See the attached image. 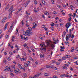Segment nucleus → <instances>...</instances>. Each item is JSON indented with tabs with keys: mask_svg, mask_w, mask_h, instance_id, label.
<instances>
[{
	"mask_svg": "<svg viewBox=\"0 0 78 78\" xmlns=\"http://www.w3.org/2000/svg\"><path fill=\"white\" fill-rule=\"evenodd\" d=\"M24 66H25V67H27L28 66V65L27 63H25L24 64Z\"/></svg>",
	"mask_w": 78,
	"mask_h": 78,
	"instance_id": "nucleus-24",
	"label": "nucleus"
},
{
	"mask_svg": "<svg viewBox=\"0 0 78 78\" xmlns=\"http://www.w3.org/2000/svg\"><path fill=\"white\" fill-rule=\"evenodd\" d=\"M17 52H18V51L17 52V51H13V53H17Z\"/></svg>",
	"mask_w": 78,
	"mask_h": 78,
	"instance_id": "nucleus-54",
	"label": "nucleus"
},
{
	"mask_svg": "<svg viewBox=\"0 0 78 78\" xmlns=\"http://www.w3.org/2000/svg\"><path fill=\"white\" fill-rule=\"evenodd\" d=\"M16 58H19V55H17L16 56Z\"/></svg>",
	"mask_w": 78,
	"mask_h": 78,
	"instance_id": "nucleus-64",
	"label": "nucleus"
},
{
	"mask_svg": "<svg viewBox=\"0 0 78 78\" xmlns=\"http://www.w3.org/2000/svg\"><path fill=\"white\" fill-rule=\"evenodd\" d=\"M74 48H72L71 49L72 50H71V51L72 52H73V51H74Z\"/></svg>",
	"mask_w": 78,
	"mask_h": 78,
	"instance_id": "nucleus-25",
	"label": "nucleus"
},
{
	"mask_svg": "<svg viewBox=\"0 0 78 78\" xmlns=\"http://www.w3.org/2000/svg\"><path fill=\"white\" fill-rule=\"evenodd\" d=\"M15 47H16L17 48V49H16V50H17V51H19V48H20L19 47V46H18L17 45V44L15 45Z\"/></svg>",
	"mask_w": 78,
	"mask_h": 78,
	"instance_id": "nucleus-11",
	"label": "nucleus"
},
{
	"mask_svg": "<svg viewBox=\"0 0 78 78\" xmlns=\"http://www.w3.org/2000/svg\"><path fill=\"white\" fill-rule=\"evenodd\" d=\"M26 14H27V15H28L29 16H30V13H28L27 11H26Z\"/></svg>",
	"mask_w": 78,
	"mask_h": 78,
	"instance_id": "nucleus-27",
	"label": "nucleus"
},
{
	"mask_svg": "<svg viewBox=\"0 0 78 78\" xmlns=\"http://www.w3.org/2000/svg\"><path fill=\"white\" fill-rule=\"evenodd\" d=\"M34 26H35V27H36V26H37V24L36 23H34Z\"/></svg>",
	"mask_w": 78,
	"mask_h": 78,
	"instance_id": "nucleus-58",
	"label": "nucleus"
},
{
	"mask_svg": "<svg viewBox=\"0 0 78 78\" xmlns=\"http://www.w3.org/2000/svg\"><path fill=\"white\" fill-rule=\"evenodd\" d=\"M30 2V0H28L27 1V2L28 4H29Z\"/></svg>",
	"mask_w": 78,
	"mask_h": 78,
	"instance_id": "nucleus-51",
	"label": "nucleus"
},
{
	"mask_svg": "<svg viewBox=\"0 0 78 78\" xmlns=\"http://www.w3.org/2000/svg\"><path fill=\"white\" fill-rule=\"evenodd\" d=\"M18 67L20 69H22L23 70H25V67H22L21 66V65L19 63L18 64Z\"/></svg>",
	"mask_w": 78,
	"mask_h": 78,
	"instance_id": "nucleus-5",
	"label": "nucleus"
},
{
	"mask_svg": "<svg viewBox=\"0 0 78 78\" xmlns=\"http://www.w3.org/2000/svg\"><path fill=\"white\" fill-rule=\"evenodd\" d=\"M23 20L20 24V26H21V27H23V26H24V23H23Z\"/></svg>",
	"mask_w": 78,
	"mask_h": 78,
	"instance_id": "nucleus-10",
	"label": "nucleus"
},
{
	"mask_svg": "<svg viewBox=\"0 0 78 78\" xmlns=\"http://www.w3.org/2000/svg\"><path fill=\"white\" fill-rule=\"evenodd\" d=\"M44 76H48V74L47 73H45L44 74Z\"/></svg>",
	"mask_w": 78,
	"mask_h": 78,
	"instance_id": "nucleus-20",
	"label": "nucleus"
},
{
	"mask_svg": "<svg viewBox=\"0 0 78 78\" xmlns=\"http://www.w3.org/2000/svg\"><path fill=\"white\" fill-rule=\"evenodd\" d=\"M29 59L31 60V61H34V60H33V58L31 57H29Z\"/></svg>",
	"mask_w": 78,
	"mask_h": 78,
	"instance_id": "nucleus-18",
	"label": "nucleus"
},
{
	"mask_svg": "<svg viewBox=\"0 0 78 78\" xmlns=\"http://www.w3.org/2000/svg\"><path fill=\"white\" fill-rule=\"evenodd\" d=\"M69 78H72L73 77V76L71 74L69 75Z\"/></svg>",
	"mask_w": 78,
	"mask_h": 78,
	"instance_id": "nucleus-30",
	"label": "nucleus"
},
{
	"mask_svg": "<svg viewBox=\"0 0 78 78\" xmlns=\"http://www.w3.org/2000/svg\"><path fill=\"white\" fill-rule=\"evenodd\" d=\"M77 62H78V61H76L75 62H74V63H75V64H76V65H78V64H77Z\"/></svg>",
	"mask_w": 78,
	"mask_h": 78,
	"instance_id": "nucleus-49",
	"label": "nucleus"
},
{
	"mask_svg": "<svg viewBox=\"0 0 78 78\" xmlns=\"http://www.w3.org/2000/svg\"><path fill=\"white\" fill-rule=\"evenodd\" d=\"M53 78H58V77L54 75L53 76Z\"/></svg>",
	"mask_w": 78,
	"mask_h": 78,
	"instance_id": "nucleus-48",
	"label": "nucleus"
},
{
	"mask_svg": "<svg viewBox=\"0 0 78 78\" xmlns=\"http://www.w3.org/2000/svg\"><path fill=\"white\" fill-rule=\"evenodd\" d=\"M28 3H27V2H26V4H24L23 5V6L24 5H25V7H27V6H28Z\"/></svg>",
	"mask_w": 78,
	"mask_h": 78,
	"instance_id": "nucleus-23",
	"label": "nucleus"
},
{
	"mask_svg": "<svg viewBox=\"0 0 78 78\" xmlns=\"http://www.w3.org/2000/svg\"><path fill=\"white\" fill-rule=\"evenodd\" d=\"M40 56L41 57V58H44V55H42V54H40Z\"/></svg>",
	"mask_w": 78,
	"mask_h": 78,
	"instance_id": "nucleus-28",
	"label": "nucleus"
},
{
	"mask_svg": "<svg viewBox=\"0 0 78 78\" xmlns=\"http://www.w3.org/2000/svg\"><path fill=\"white\" fill-rule=\"evenodd\" d=\"M9 54L10 55H13V53L11 52H10L9 53Z\"/></svg>",
	"mask_w": 78,
	"mask_h": 78,
	"instance_id": "nucleus-45",
	"label": "nucleus"
},
{
	"mask_svg": "<svg viewBox=\"0 0 78 78\" xmlns=\"http://www.w3.org/2000/svg\"><path fill=\"white\" fill-rule=\"evenodd\" d=\"M60 25L61 27H64V25H63V24L61 23L60 24Z\"/></svg>",
	"mask_w": 78,
	"mask_h": 78,
	"instance_id": "nucleus-52",
	"label": "nucleus"
},
{
	"mask_svg": "<svg viewBox=\"0 0 78 78\" xmlns=\"http://www.w3.org/2000/svg\"><path fill=\"white\" fill-rule=\"evenodd\" d=\"M74 59H78V58L77 57H75L73 58Z\"/></svg>",
	"mask_w": 78,
	"mask_h": 78,
	"instance_id": "nucleus-59",
	"label": "nucleus"
},
{
	"mask_svg": "<svg viewBox=\"0 0 78 78\" xmlns=\"http://www.w3.org/2000/svg\"><path fill=\"white\" fill-rule=\"evenodd\" d=\"M44 14L45 15H46V16H48L49 15V13H48V12H47V11H45V12H44Z\"/></svg>",
	"mask_w": 78,
	"mask_h": 78,
	"instance_id": "nucleus-14",
	"label": "nucleus"
},
{
	"mask_svg": "<svg viewBox=\"0 0 78 78\" xmlns=\"http://www.w3.org/2000/svg\"><path fill=\"white\" fill-rule=\"evenodd\" d=\"M62 59H63V60H65L66 59V58L65 57H63L62 58Z\"/></svg>",
	"mask_w": 78,
	"mask_h": 78,
	"instance_id": "nucleus-38",
	"label": "nucleus"
},
{
	"mask_svg": "<svg viewBox=\"0 0 78 78\" xmlns=\"http://www.w3.org/2000/svg\"><path fill=\"white\" fill-rule=\"evenodd\" d=\"M51 28L52 31H54V30H55V28L54 27H51Z\"/></svg>",
	"mask_w": 78,
	"mask_h": 78,
	"instance_id": "nucleus-34",
	"label": "nucleus"
},
{
	"mask_svg": "<svg viewBox=\"0 0 78 78\" xmlns=\"http://www.w3.org/2000/svg\"><path fill=\"white\" fill-rule=\"evenodd\" d=\"M66 41L68 42L69 41V39H70V37H71L72 39H73V37H74V35L70 34L69 35L68 34L66 35Z\"/></svg>",
	"mask_w": 78,
	"mask_h": 78,
	"instance_id": "nucleus-3",
	"label": "nucleus"
},
{
	"mask_svg": "<svg viewBox=\"0 0 78 78\" xmlns=\"http://www.w3.org/2000/svg\"><path fill=\"white\" fill-rule=\"evenodd\" d=\"M7 59L8 60V61H11V59L10 58V57H8L7 58Z\"/></svg>",
	"mask_w": 78,
	"mask_h": 78,
	"instance_id": "nucleus-31",
	"label": "nucleus"
},
{
	"mask_svg": "<svg viewBox=\"0 0 78 78\" xmlns=\"http://www.w3.org/2000/svg\"><path fill=\"white\" fill-rule=\"evenodd\" d=\"M65 44H66V45H68V44H69V42H65Z\"/></svg>",
	"mask_w": 78,
	"mask_h": 78,
	"instance_id": "nucleus-56",
	"label": "nucleus"
},
{
	"mask_svg": "<svg viewBox=\"0 0 78 78\" xmlns=\"http://www.w3.org/2000/svg\"><path fill=\"white\" fill-rule=\"evenodd\" d=\"M11 16H12V12H11V13H10L9 15V16H8L9 19H10V18L11 17Z\"/></svg>",
	"mask_w": 78,
	"mask_h": 78,
	"instance_id": "nucleus-16",
	"label": "nucleus"
},
{
	"mask_svg": "<svg viewBox=\"0 0 78 78\" xmlns=\"http://www.w3.org/2000/svg\"><path fill=\"white\" fill-rule=\"evenodd\" d=\"M8 37H9V36H8V35H6L5 36V38L6 39H8Z\"/></svg>",
	"mask_w": 78,
	"mask_h": 78,
	"instance_id": "nucleus-37",
	"label": "nucleus"
},
{
	"mask_svg": "<svg viewBox=\"0 0 78 78\" xmlns=\"http://www.w3.org/2000/svg\"><path fill=\"white\" fill-rule=\"evenodd\" d=\"M20 37L21 39H23V35H21Z\"/></svg>",
	"mask_w": 78,
	"mask_h": 78,
	"instance_id": "nucleus-62",
	"label": "nucleus"
},
{
	"mask_svg": "<svg viewBox=\"0 0 78 78\" xmlns=\"http://www.w3.org/2000/svg\"><path fill=\"white\" fill-rule=\"evenodd\" d=\"M39 75H40V74H39L38 75H35L34 76L32 77V78H36V77H39Z\"/></svg>",
	"mask_w": 78,
	"mask_h": 78,
	"instance_id": "nucleus-13",
	"label": "nucleus"
},
{
	"mask_svg": "<svg viewBox=\"0 0 78 78\" xmlns=\"http://www.w3.org/2000/svg\"><path fill=\"white\" fill-rule=\"evenodd\" d=\"M28 30L26 31V33L27 34L28 36H31L32 35V32H31V30L32 29L31 27H29L28 28Z\"/></svg>",
	"mask_w": 78,
	"mask_h": 78,
	"instance_id": "nucleus-2",
	"label": "nucleus"
},
{
	"mask_svg": "<svg viewBox=\"0 0 78 78\" xmlns=\"http://www.w3.org/2000/svg\"><path fill=\"white\" fill-rule=\"evenodd\" d=\"M34 11L35 12H37V10H36V8L34 9Z\"/></svg>",
	"mask_w": 78,
	"mask_h": 78,
	"instance_id": "nucleus-35",
	"label": "nucleus"
},
{
	"mask_svg": "<svg viewBox=\"0 0 78 78\" xmlns=\"http://www.w3.org/2000/svg\"><path fill=\"white\" fill-rule=\"evenodd\" d=\"M66 58H70L71 56H70L69 55H66Z\"/></svg>",
	"mask_w": 78,
	"mask_h": 78,
	"instance_id": "nucleus-26",
	"label": "nucleus"
},
{
	"mask_svg": "<svg viewBox=\"0 0 78 78\" xmlns=\"http://www.w3.org/2000/svg\"><path fill=\"white\" fill-rule=\"evenodd\" d=\"M26 27H28V28H29V27H30V25L27 24H26Z\"/></svg>",
	"mask_w": 78,
	"mask_h": 78,
	"instance_id": "nucleus-61",
	"label": "nucleus"
},
{
	"mask_svg": "<svg viewBox=\"0 0 78 78\" xmlns=\"http://www.w3.org/2000/svg\"><path fill=\"white\" fill-rule=\"evenodd\" d=\"M12 68L13 69H14V70H15L16 69V66H15V65H13L12 66Z\"/></svg>",
	"mask_w": 78,
	"mask_h": 78,
	"instance_id": "nucleus-17",
	"label": "nucleus"
},
{
	"mask_svg": "<svg viewBox=\"0 0 78 78\" xmlns=\"http://www.w3.org/2000/svg\"><path fill=\"white\" fill-rule=\"evenodd\" d=\"M39 38L40 39H41V40H43V38H42V37H39Z\"/></svg>",
	"mask_w": 78,
	"mask_h": 78,
	"instance_id": "nucleus-55",
	"label": "nucleus"
},
{
	"mask_svg": "<svg viewBox=\"0 0 78 78\" xmlns=\"http://www.w3.org/2000/svg\"><path fill=\"white\" fill-rule=\"evenodd\" d=\"M71 25V24L70 23H67L66 25H65V27L67 28V29H68L70 27V26Z\"/></svg>",
	"mask_w": 78,
	"mask_h": 78,
	"instance_id": "nucleus-4",
	"label": "nucleus"
},
{
	"mask_svg": "<svg viewBox=\"0 0 78 78\" xmlns=\"http://www.w3.org/2000/svg\"><path fill=\"white\" fill-rule=\"evenodd\" d=\"M60 48H61V49H65V48L64 46H63L62 47L61 46H60Z\"/></svg>",
	"mask_w": 78,
	"mask_h": 78,
	"instance_id": "nucleus-29",
	"label": "nucleus"
},
{
	"mask_svg": "<svg viewBox=\"0 0 78 78\" xmlns=\"http://www.w3.org/2000/svg\"><path fill=\"white\" fill-rule=\"evenodd\" d=\"M51 2L52 3V4H54L55 3V2L53 0H51Z\"/></svg>",
	"mask_w": 78,
	"mask_h": 78,
	"instance_id": "nucleus-57",
	"label": "nucleus"
},
{
	"mask_svg": "<svg viewBox=\"0 0 78 78\" xmlns=\"http://www.w3.org/2000/svg\"><path fill=\"white\" fill-rule=\"evenodd\" d=\"M23 76H25V77H27V74H26V73H24L23 74Z\"/></svg>",
	"mask_w": 78,
	"mask_h": 78,
	"instance_id": "nucleus-42",
	"label": "nucleus"
},
{
	"mask_svg": "<svg viewBox=\"0 0 78 78\" xmlns=\"http://www.w3.org/2000/svg\"><path fill=\"white\" fill-rule=\"evenodd\" d=\"M61 77H62V78H64L65 76V74H64L63 75H60Z\"/></svg>",
	"mask_w": 78,
	"mask_h": 78,
	"instance_id": "nucleus-22",
	"label": "nucleus"
},
{
	"mask_svg": "<svg viewBox=\"0 0 78 78\" xmlns=\"http://www.w3.org/2000/svg\"><path fill=\"white\" fill-rule=\"evenodd\" d=\"M53 40L54 41V42H57L58 41L57 40H55V38H53Z\"/></svg>",
	"mask_w": 78,
	"mask_h": 78,
	"instance_id": "nucleus-53",
	"label": "nucleus"
},
{
	"mask_svg": "<svg viewBox=\"0 0 78 78\" xmlns=\"http://www.w3.org/2000/svg\"><path fill=\"white\" fill-rule=\"evenodd\" d=\"M4 35V34H1L0 36V38L1 39V38L3 37V36Z\"/></svg>",
	"mask_w": 78,
	"mask_h": 78,
	"instance_id": "nucleus-36",
	"label": "nucleus"
},
{
	"mask_svg": "<svg viewBox=\"0 0 78 78\" xmlns=\"http://www.w3.org/2000/svg\"><path fill=\"white\" fill-rule=\"evenodd\" d=\"M45 67H46V68H50V67H51V68H52V69H56V67H55V66H45Z\"/></svg>",
	"mask_w": 78,
	"mask_h": 78,
	"instance_id": "nucleus-6",
	"label": "nucleus"
},
{
	"mask_svg": "<svg viewBox=\"0 0 78 78\" xmlns=\"http://www.w3.org/2000/svg\"><path fill=\"white\" fill-rule=\"evenodd\" d=\"M13 9V7L11 6L10 7V8L9 10V11H11V12H12V10Z\"/></svg>",
	"mask_w": 78,
	"mask_h": 78,
	"instance_id": "nucleus-12",
	"label": "nucleus"
},
{
	"mask_svg": "<svg viewBox=\"0 0 78 78\" xmlns=\"http://www.w3.org/2000/svg\"><path fill=\"white\" fill-rule=\"evenodd\" d=\"M62 6L63 7H64V8H65V7L66 6V5H62Z\"/></svg>",
	"mask_w": 78,
	"mask_h": 78,
	"instance_id": "nucleus-63",
	"label": "nucleus"
},
{
	"mask_svg": "<svg viewBox=\"0 0 78 78\" xmlns=\"http://www.w3.org/2000/svg\"><path fill=\"white\" fill-rule=\"evenodd\" d=\"M4 55H8V54L6 52H4Z\"/></svg>",
	"mask_w": 78,
	"mask_h": 78,
	"instance_id": "nucleus-44",
	"label": "nucleus"
},
{
	"mask_svg": "<svg viewBox=\"0 0 78 78\" xmlns=\"http://www.w3.org/2000/svg\"><path fill=\"white\" fill-rule=\"evenodd\" d=\"M14 26V24H12V25H11V26L10 27V28L9 29V30L8 31V32H10V31L12 29V27Z\"/></svg>",
	"mask_w": 78,
	"mask_h": 78,
	"instance_id": "nucleus-9",
	"label": "nucleus"
},
{
	"mask_svg": "<svg viewBox=\"0 0 78 78\" xmlns=\"http://www.w3.org/2000/svg\"><path fill=\"white\" fill-rule=\"evenodd\" d=\"M46 43L48 45H50L51 47H52V48H55V46L54 44H56V43L51 42L50 40H46Z\"/></svg>",
	"mask_w": 78,
	"mask_h": 78,
	"instance_id": "nucleus-1",
	"label": "nucleus"
},
{
	"mask_svg": "<svg viewBox=\"0 0 78 78\" xmlns=\"http://www.w3.org/2000/svg\"><path fill=\"white\" fill-rule=\"evenodd\" d=\"M29 19L30 20V21H33V19H32V18H31V17H30Z\"/></svg>",
	"mask_w": 78,
	"mask_h": 78,
	"instance_id": "nucleus-47",
	"label": "nucleus"
},
{
	"mask_svg": "<svg viewBox=\"0 0 78 78\" xmlns=\"http://www.w3.org/2000/svg\"><path fill=\"white\" fill-rule=\"evenodd\" d=\"M8 24H9V23L7 22V23H6L5 25V28L4 29V30H6L7 28V27H8Z\"/></svg>",
	"mask_w": 78,
	"mask_h": 78,
	"instance_id": "nucleus-8",
	"label": "nucleus"
},
{
	"mask_svg": "<svg viewBox=\"0 0 78 78\" xmlns=\"http://www.w3.org/2000/svg\"><path fill=\"white\" fill-rule=\"evenodd\" d=\"M26 34V32H25V31H23V35H25Z\"/></svg>",
	"mask_w": 78,
	"mask_h": 78,
	"instance_id": "nucleus-43",
	"label": "nucleus"
},
{
	"mask_svg": "<svg viewBox=\"0 0 78 78\" xmlns=\"http://www.w3.org/2000/svg\"><path fill=\"white\" fill-rule=\"evenodd\" d=\"M7 18H6V17H5L1 21V23H5V21L6 20V19Z\"/></svg>",
	"mask_w": 78,
	"mask_h": 78,
	"instance_id": "nucleus-7",
	"label": "nucleus"
},
{
	"mask_svg": "<svg viewBox=\"0 0 78 78\" xmlns=\"http://www.w3.org/2000/svg\"><path fill=\"white\" fill-rule=\"evenodd\" d=\"M23 46L24 47H26L27 46V44H24L23 45Z\"/></svg>",
	"mask_w": 78,
	"mask_h": 78,
	"instance_id": "nucleus-46",
	"label": "nucleus"
},
{
	"mask_svg": "<svg viewBox=\"0 0 78 78\" xmlns=\"http://www.w3.org/2000/svg\"><path fill=\"white\" fill-rule=\"evenodd\" d=\"M7 69L8 71H10V72H12V70L10 69V67H9Z\"/></svg>",
	"mask_w": 78,
	"mask_h": 78,
	"instance_id": "nucleus-15",
	"label": "nucleus"
},
{
	"mask_svg": "<svg viewBox=\"0 0 78 78\" xmlns=\"http://www.w3.org/2000/svg\"><path fill=\"white\" fill-rule=\"evenodd\" d=\"M21 59L22 61H25L26 58H22Z\"/></svg>",
	"mask_w": 78,
	"mask_h": 78,
	"instance_id": "nucleus-19",
	"label": "nucleus"
},
{
	"mask_svg": "<svg viewBox=\"0 0 78 78\" xmlns=\"http://www.w3.org/2000/svg\"><path fill=\"white\" fill-rule=\"evenodd\" d=\"M12 62H13V63H14V64H16V62H15V61H13Z\"/></svg>",
	"mask_w": 78,
	"mask_h": 78,
	"instance_id": "nucleus-60",
	"label": "nucleus"
},
{
	"mask_svg": "<svg viewBox=\"0 0 78 78\" xmlns=\"http://www.w3.org/2000/svg\"><path fill=\"white\" fill-rule=\"evenodd\" d=\"M73 14L74 16L73 15L72 16H73V17H75V16H76V14L75 13H73Z\"/></svg>",
	"mask_w": 78,
	"mask_h": 78,
	"instance_id": "nucleus-32",
	"label": "nucleus"
},
{
	"mask_svg": "<svg viewBox=\"0 0 78 78\" xmlns=\"http://www.w3.org/2000/svg\"><path fill=\"white\" fill-rule=\"evenodd\" d=\"M42 3H43V4H44V5H45V1H44V0H42Z\"/></svg>",
	"mask_w": 78,
	"mask_h": 78,
	"instance_id": "nucleus-21",
	"label": "nucleus"
},
{
	"mask_svg": "<svg viewBox=\"0 0 78 78\" xmlns=\"http://www.w3.org/2000/svg\"><path fill=\"white\" fill-rule=\"evenodd\" d=\"M69 69L70 70H71V71H73V68H72L71 67H70L69 68Z\"/></svg>",
	"mask_w": 78,
	"mask_h": 78,
	"instance_id": "nucleus-33",
	"label": "nucleus"
},
{
	"mask_svg": "<svg viewBox=\"0 0 78 78\" xmlns=\"http://www.w3.org/2000/svg\"><path fill=\"white\" fill-rule=\"evenodd\" d=\"M14 72L15 73H18L19 72V71L16 70L15 69L14 70Z\"/></svg>",
	"mask_w": 78,
	"mask_h": 78,
	"instance_id": "nucleus-39",
	"label": "nucleus"
},
{
	"mask_svg": "<svg viewBox=\"0 0 78 78\" xmlns=\"http://www.w3.org/2000/svg\"><path fill=\"white\" fill-rule=\"evenodd\" d=\"M65 77H69V75H68L67 74H65Z\"/></svg>",
	"mask_w": 78,
	"mask_h": 78,
	"instance_id": "nucleus-41",
	"label": "nucleus"
},
{
	"mask_svg": "<svg viewBox=\"0 0 78 78\" xmlns=\"http://www.w3.org/2000/svg\"><path fill=\"white\" fill-rule=\"evenodd\" d=\"M63 68L64 69H66V70H67V68L66 66H64Z\"/></svg>",
	"mask_w": 78,
	"mask_h": 78,
	"instance_id": "nucleus-50",
	"label": "nucleus"
},
{
	"mask_svg": "<svg viewBox=\"0 0 78 78\" xmlns=\"http://www.w3.org/2000/svg\"><path fill=\"white\" fill-rule=\"evenodd\" d=\"M34 3L35 4V5H36L37 4V1H34Z\"/></svg>",
	"mask_w": 78,
	"mask_h": 78,
	"instance_id": "nucleus-40",
	"label": "nucleus"
}]
</instances>
